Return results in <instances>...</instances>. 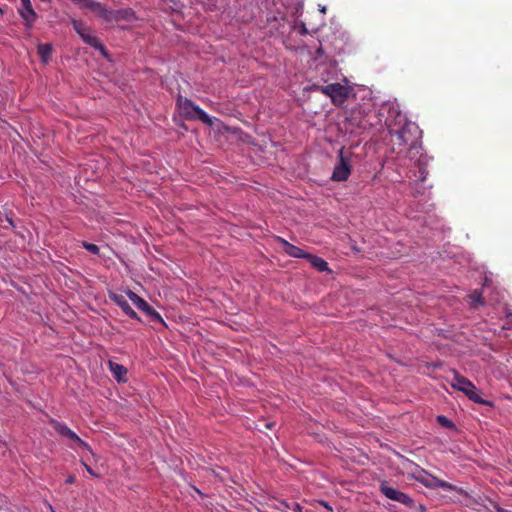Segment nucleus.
<instances>
[{"instance_id":"18","label":"nucleus","mask_w":512,"mask_h":512,"mask_svg":"<svg viewBox=\"0 0 512 512\" xmlns=\"http://www.w3.org/2000/svg\"><path fill=\"white\" fill-rule=\"evenodd\" d=\"M434 482L437 484V488H442L445 490H451V491H456L458 493H463V489L458 488L446 481L438 479V481H434Z\"/></svg>"},{"instance_id":"15","label":"nucleus","mask_w":512,"mask_h":512,"mask_svg":"<svg viewBox=\"0 0 512 512\" xmlns=\"http://www.w3.org/2000/svg\"><path fill=\"white\" fill-rule=\"evenodd\" d=\"M109 368L113 376L117 379V381H125L127 369L123 365L110 361Z\"/></svg>"},{"instance_id":"26","label":"nucleus","mask_w":512,"mask_h":512,"mask_svg":"<svg viewBox=\"0 0 512 512\" xmlns=\"http://www.w3.org/2000/svg\"><path fill=\"white\" fill-rule=\"evenodd\" d=\"M330 272V269L328 268V264L326 261L322 260V272Z\"/></svg>"},{"instance_id":"1","label":"nucleus","mask_w":512,"mask_h":512,"mask_svg":"<svg viewBox=\"0 0 512 512\" xmlns=\"http://www.w3.org/2000/svg\"><path fill=\"white\" fill-rule=\"evenodd\" d=\"M385 110L388 113L385 124L390 135L396 137L394 145L399 147L408 146L406 156L413 159L420 154L421 150L419 142L421 132L418 126L414 122L408 121L406 116L393 104L384 105L381 111Z\"/></svg>"},{"instance_id":"12","label":"nucleus","mask_w":512,"mask_h":512,"mask_svg":"<svg viewBox=\"0 0 512 512\" xmlns=\"http://www.w3.org/2000/svg\"><path fill=\"white\" fill-rule=\"evenodd\" d=\"M21 7L19 8V13L21 17L24 19L28 26H31L35 21L37 15L32 8V4L30 0H20Z\"/></svg>"},{"instance_id":"5","label":"nucleus","mask_w":512,"mask_h":512,"mask_svg":"<svg viewBox=\"0 0 512 512\" xmlns=\"http://www.w3.org/2000/svg\"><path fill=\"white\" fill-rule=\"evenodd\" d=\"M177 106L183 116L198 119L209 126L213 125V118L189 99L179 97Z\"/></svg>"},{"instance_id":"9","label":"nucleus","mask_w":512,"mask_h":512,"mask_svg":"<svg viewBox=\"0 0 512 512\" xmlns=\"http://www.w3.org/2000/svg\"><path fill=\"white\" fill-rule=\"evenodd\" d=\"M55 430L70 439L71 441L75 442L78 446L87 449L90 453H92V450L88 446L86 442H84L76 433H74L71 429H69L66 425L61 423H55L54 425Z\"/></svg>"},{"instance_id":"10","label":"nucleus","mask_w":512,"mask_h":512,"mask_svg":"<svg viewBox=\"0 0 512 512\" xmlns=\"http://www.w3.org/2000/svg\"><path fill=\"white\" fill-rule=\"evenodd\" d=\"M126 295L127 297L129 298V300L138 308L140 309L141 311L145 312L146 314L148 315H151L155 318H160L159 314L157 312H155L150 306L149 304L144 300L142 299L141 297H139L136 293L132 292V291H127L126 292Z\"/></svg>"},{"instance_id":"21","label":"nucleus","mask_w":512,"mask_h":512,"mask_svg":"<svg viewBox=\"0 0 512 512\" xmlns=\"http://www.w3.org/2000/svg\"><path fill=\"white\" fill-rule=\"evenodd\" d=\"M437 421H438L441 425H443V426H445V427H448V428H453V427H454L453 423H452V422H451L447 417H445V416H443V415L438 416V417H437Z\"/></svg>"},{"instance_id":"19","label":"nucleus","mask_w":512,"mask_h":512,"mask_svg":"<svg viewBox=\"0 0 512 512\" xmlns=\"http://www.w3.org/2000/svg\"><path fill=\"white\" fill-rule=\"evenodd\" d=\"M469 298L473 307L483 304L481 293L478 291H474L472 294H470Z\"/></svg>"},{"instance_id":"22","label":"nucleus","mask_w":512,"mask_h":512,"mask_svg":"<svg viewBox=\"0 0 512 512\" xmlns=\"http://www.w3.org/2000/svg\"><path fill=\"white\" fill-rule=\"evenodd\" d=\"M84 247L91 253L93 254H97L98 251H99V248L97 245L95 244H90V243H84Z\"/></svg>"},{"instance_id":"14","label":"nucleus","mask_w":512,"mask_h":512,"mask_svg":"<svg viewBox=\"0 0 512 512\" xmlns=\"http://www.w3.org/2000/svg\"><path fill=\"white\" fill-rule=\"evenodd\" d=\"M277 240H278L282 250L285 253H287L289 256H292V257H305L306 256V254H304L303 251L299 247H296V246L288 243L286 240H284L282 238H278Z\"/></svg>"},{"instance_id":"6","label":"nucleus","mask_w":512,"mask_h":512,"mask_svg":"<svg viewBox=\"0 0 512 512\" xmlns=\"http://www.w3.org/2000/svg\"><path fill=\"white\" fill-rule=\"evenodd\" d=\"M74 29L80 35L85 43L98 49L103 55L106 54L104 46L101 44L99 39L86 27L82 22L73 20L72 22Z\"/></svg>"},{"instance_id":"11","label":"nucleus","mask_w":512,"mask_h":512,"mask_svg":"<svg viewBox=\"0 0 512 512\" xmlns=\"http://www.w3.org/2000/svg\"><path fill=\"white\" fill-rule=\"evenodd\" d=\"M110 299L117 304L130 318L138 319L136 312L129 305L126 297L122 294L111 293Z\"/></svg>"},{"instance_id":"13","label":"nucleus","mask_w":512,"mask_h":512,"mask_svg":"<svg viewBox=\"0 0 512 512\" xmlns=\"http://www.w3.org/2000/svg\"><path fill=\"white\" fill-rule=\"evenodd\" d=\"M429 159L427 156L420 155L417 162L415 163L417 171H413V177L415 180L424 181L428 174L426 166L428 165Z\"/></svg>"},{"instance_id":"29","label":"nucleus","mask_w":512,"mask_h":512,"mask_svg":"<svg viewBox=\"0 0 512 512\" xmlns=\"http://www.w3.org/2000/svg\"><path fill=\"white\" fill-rule=\"evenodd\" d=\"M321 11H322V14H325L326 13V7L322 6Z\"/></svg>"},{"instance_id":"7","label":"nucleus","mask_w":512,"mask_h":512,"mask_svg":"<svg viewBox=\"0 0 512 512\" xmlns=\"http://www.w3.org/2000/svg\"><path fill=\"white\" fill-rule=\"evenodd\" d=\"M380 491L388 499L402 503L407 507H412L414 504L412 498H410L407 494L389 486L387 482H382L380 484Z\"/></svg>"},{"instance_id":"24","label":"nucleus","mask_w":512,"mask_h":512,"mask_svg":"<svg viewBox=\"0 0 512 512\" xmlns=\"http://www.w3.org/2000/svg\"><path fill=\"white\" fill-rule=\"evenodd\" d=\"M329 69H331V71H330V70H328V68H326V69H325V71H326L328 74H329V73H332L333 75H336V74H337V71H336V63H335V62H330V63H329Z\"/></svg>"},{"instance_id":"16","label":"nucleus","mask_w":512,"mask_h":512,"mask_svg":"<svg viewBox=\"0 0 512 512\" xmlns=\"http://www.w3.org/2000/svg\"><path fill=\"white\" fill-rule=\"evenodd\" d=\"M52 46L50 44H40L38 46V54L42 62L47 63L51 57Z\"/></svg>"},{"instance_id":"3","label":"nucleus","mask_w":512,"mask_h":512,"mask_svg":"<svg viewBox=\"0 0 512 512\" xmlns=\"http://www.w3.org/2000/svg\"><path fill=\"white\" fill-rule=\"evenodd\" d=\"M342 82L330 83L322 87V93L336 106L342 105L353 94V87L348 84L345 77L342 78Z\"/></svg>"},{"instance_id":"20","label":"nucleus","mask_w":512,"mask_h":512,"mask_svg":"<svg viewBox=\"0 0 512 512\" xmlns=\"http://www.w3.org/2000/svg\"><path fill=\"white\" fill-rule=\"evenodd\" d=\"M434 481H438V478L429 476L425 480H422V483L429 488H437V484Z\"/></svg>"},{"instance_id":"30","label":"nucleus","mask_w":512,"mask_h":512,"mask_svg":"<svg viewBox=\"0 0 512 512\" xmlns=\"http://www.w3.org/2000/svg\"><path fill=\"white\" fill-rule=\"evenodd\" d=\"M217 476L224 480V476L222 474H217Z\"/></svg>"},{"instance_id":"8","label":"nucleus","mask_w":512,"mask_h":512,"mask_svg":"<svg viewBox=\"0 0 512 512\" xmlns=\"http://www.w3.org/2000/svg\"><path fill=\"white\" fill-rule=\"evenodd\" d=\"M447 381L454 389L463 392L465 395L474 388V384L470 380L456 371L451 372V375L447 377Z\"/></svg>"},{"instance_id":"25","label":"nucleus","mask_w":512,"mask_h":512,"mask_svg":"<svg viewBox=\"0 0 512 512\" xmlns=\"http://www.w3.org/2000/svg\"><path fill=\"white\" fill-rule=\"evenodd\" d=\"M83 465H84V467H85L86 471H87L89 474H91L92 476H95V477H96V476H98V475H97V474L92 470V468H91L90 466H88L86 463H83Z\"/></svg>"},{"instance_id":"4","label":"nucleus","mask_w":512,"mask_h":512,"mask_svg":"<svg viewBox=\"0 0 512 512\" xmlns=\"http://www.w3.org/2000/svg\"><path fill=\"white\" fill-rule=\"evenodd\" d=\"M353 152L349 149L341 148L338 153V160L333 169L331 179L333 181L342 182L346 181L352 168Z\"/></svg>"},{"instance_id":"28","label":"nucleus","mask_w":512,"mask_h":512,"mask_svg":"<svg viewBox=\"0 0 512 512\" xmlns=\"http://www.w3.org/2000/svg\"><path fill=\"white\" fill-rule=\"evenodd\" d=\"M321 505H322V507H325V508H327V509L331 510V508L328 506V504H327V503H325V502H323V501H322V502H321Z\"/></svg>"},{"instance_id":"27","label":"nucleus","mask_w":512,"mask_h":512,"mask_svg":"<svg viewBox=\"0 0 512 512\" xmlns=\"http://www.w3.org/2000/svg\"><path fill=\"white\" fill-rule=\"evenodd\" d=\"M75 482V477L74 476H69L67 479H66V483L67 484H73Z\"/></svg>"},{"instance_id":"23","label":"nucleus","mask_w":512,"mask_h":512,"mask_svg":"<svg viewBox=\"0 0 512 512\" xmlns=\"http://www.w3.org/2000/svg\"><path fill=\"white\" fill-rule=\"evenodd\" d=\"M310 258V262L311 264L315 267V268H320V259L316 256H309Z\"/></svg>"},{"instance_id":"17","label":"nucleus","mask_w":512,"mask_h":512,"mask_svg":"<svg viewBox=\"0 0 512 512\" xmlns=\"http://www.w3.org/2000/svg\"><path fill=\"white\" fill-rule=\"evenodd\" d=\"M470 400L474 401L475 403L484 404V405H490L489 401H486L481 398L480 394L478 393L476 387L472 388L468 394L466 395Z\"/></svg>"},{"instance_id":"2","label":"nucleus","mask_w":512,"mask_h":512,"mask_svg":"<svg viewBox=\"0 0 512 512\" xmlns=\"http://www.w3.org/2000/svg\"><path fill=\"white\" fill-rule=\"evenodd\" d=\"M80 8L89 9L107 22L134 19V12L131 9L112 11L106 9L101 3L93 0H72Z\"/></svg>"}]
</instances>
